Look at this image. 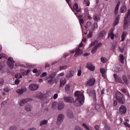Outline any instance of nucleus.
I'll return each mask as SVG.
<instances>
[{
    "label": "nucleus",
    "mask_w": 130,
    "mask_h": 130,
    "mask_svg": "<svg viewBox=\"0 0 130 130\" xmlns=\"http://www.w3.org/2000/svg\"><path fill=\"white\" fill-rule=\"evenodd\" d=\"M75 95L77 98L74 102L75 106H81L84 103V94L83 93L76 91L75 92Z\"/></svg>",
    "instance_id": "f257e3e1"
},
{
    "label": "nucleus",
    "mask_w": 130,
    "mask_h": 130,
    "mask_svg": "<svg viewBox=\"0 0 130 130\" xmlns=\"http://www.w3.org/2000/svg\"><path fill=\"white\" fill-rule=\"evenodd\" d=\"M130 21V9L128 11L127 14L125 16L123 27L124 29H126L129 25Z\"/></svg>",
    "instance_id": "f03ea898"
},
{
    "label": "nucleus",
    "mask_w": 130,
    "mask_h": 130,
    "mask_svg": "<svg viewBox=\"0 0 130 130\" xmlns=\"http://www.w3.org/2000/svg\"><path fill=\"white\" fill-rule=\"evenodd\" d=\"M116 100L118 101L119 103H120L121 104H123V103L125 102L124 95L119 91H118L117 93Z\"/></svg>",
    "instance_id": "7ed1b4c3"
},
{
    "label": "nucleus",
    "mask_w": 130,
    "mask_h": 130,
    "mask_svg": "<svg viewBox=\"0 0 130 130\" xmlns=\"http://www.w3.org/2000/svg\"><path fill=\"white\" fill-rule=\"evenodd\" d=\"M15 63V60L12 57H9L7 60V64L10 69H14V63Z\"/></svg>",
    "instance_id": "20e7f679"
},
{
    "label": "nucleus",
    "mask_w": 130,
    "mask_h": 130,
    "mask_svg": "<svg viewBox=\"0 0 130 130\" xmlns=\"http://www.w3.org/2000/svg\"><path fill=\"white\" fill-rule=\"evenodd\" d=\"M105 35H106V31L105 30L101 31L97 36L96 38L98 40H101L103 38H105Z\"/></svg>",
    "instance_id": "39448f33"
},
{
    "label": "nucleus",
    "mask_w": 130,
    "mask_h": 130,
    "mask_svg": "<svg viewBox=\"0 0 130 130\" xmlns=\"http://www.w3.org/2000/svg\"><path fill=\"white\" fill-rule=\"evenodd\" d=\"M26 91H27V88L25 87H22L21 88H19L16 90V93L18 95H22V94H24Z\"/></svg>",
    "instance_id": "423d86ee"
},
{
    "label": "nucleus",
    "mask_w": 130,
    "mask_h": 130,
    "mask_svg": "<svg viewBox=\"0 0 130 130\" xmlns=\"http://www.w3.org/2000/svg\"><path fill=\"white\" fill-rule=\"evenodd\" d=\"M64 101L68 103H74L75 100L74 98L71 96H64L63 98Z\"/></svg>",
    "instance_id": "0eeeda50"
},
{
    "label": "nucleus",
    "mask_w": 130,
    "mask_h": 130,
    "mask_svg": "<svg viewBox=\"0 0 130 130\" xmlns=\"http://www.w3.org/2000/svg\"><path fill=\"white\" fill-rule=\"evenodd\" d=\"M39 88V86L36 84H31L29 85V88L30 91H36Z\"/></svg>",
    "instance_id": "6e6552de"
},
{
    "label": "nucleus",
    "mask_w": 130,
    "mask_h": 130,
    "mask_svg": "<svg viewBox=\"0 0 130 130\" xmlns=\"http://www.w3.org/2000/svg\"><path fill=\"white\" fill-rule=\"evenodd\" d=\"M63 118H64V116H63V114H60L58 115L57 121L56 122L58 125H59V124H60V123L63 121Z\"/></svg>",
    "instance_id": "1a4fd4ad"
},
{
    "label": "nucleus",
    "mask_w": 130,
    "mask_h": 130,
    "mask_svg": "<svg viewBox=\"0 0 130 130\" xmlns=\"http://www.w3.org/2000/svg\"><path fill=\"white\" fill-rule=\"evenodd\" d=\"M119 113L120 114H125L126 112V107L124 105H122L119 108Z\"/></svg>",
    "instance_id": "9d476101"
},
{
    "label": "nucleus",
    "mask_w": 130,
    "mask_h": 130,
    "mask_svg": "<svg viewBox=\"0 0 130 130\" xmlns=\"http://www.w3.org/2000/svg\"><path fill=\"white\" fill-rule=\"evenodd\" d=\"M113 31H114V29H111L108 36V38H109V37H111V39H112V40H113V39H114V37L117 38V36H115L114 34H113Z\"/></svg>",
    "instance_id": "9b49d317"
},
{
    "label": "nucleus",
    "mask_w": 130,
    "mask_h": 130,
    "mask_svg": "<svg viewBox=\"0 0 130 130\" xmlns=\"http://www.w3.org/2000/svg\"><path fill=\"white\" fill-rule=\"evenodd\" d=\"M114 78L115 79V82H117V83H120V84H123L121 78H120V77L117 76V75L115 74H114Z\"/></svg>",
    "instance_id": "f8f14e48"
},
{
    "label": "nucleus",
    "mask_w": 130,
    "mask_h": 130,
    "mask_svg": "<svg viewBox=\"0 0 130 130\" xmlns=\"http://www.w3.org/2000/svg\"><path fill=\"white\" fill-rule=\"evenodd\" d=\"M86 68L88 69L90 71H91V72H93V71H95V67L92 64V63L91 62H88L86 65Z\"/></svg>",
    "instance_id": "ddd939ff"
},
{
    "label": "nucleus",
    "mask_w": 130,
    "mask_h": 130,
    "mask_svg": "<svg viewBox=\"0 0 130 130\" xmlns=\"http://www.w3.org/2000/svg\"><path fill=\"white\" fill-rule=\"evenodd\" d=\"M30 101H32V99H25L22 100L20 101V106H23L24 104H25V103H27V102H29Z\"/></svg>",
    "instance_id": "4468645a"
},
{
    "label": "nucleus",
    "mask_w": 130,
    "mask_h": 130,
    "mask_svg": "<svg viewBox=\"0 0 130 130\" xmlns=\"http://www.w3.org/2000/svg\"><path fill=\"white\" fill-rule=\"evenodd\" d=\"M120 0H115L116 3H117V5L116 6L115 9V15H117V13L118 12V9H119V6L120 5Z\"/></svg>",
    "instance_id": "2eb2a0df"
},
{
    "label": "nucleus",
    "mask_w": 130,
    "mask_h": 130,
    "mask_svg": "<svg viewBox=\"0 0 130 130\" xmlns=\"http://www.w3.org/2000/svg\"><path fill=\"white\" fill-rule=\"evenodd\" d=\"M75 52L76 53L74 55V56H79V55H81L82 53H83V50L79 49V48H77L75 50Z\"/></svg>",
    "instance_id": "dca6fc26"
},
{
    "label": "nucleus",
    "mask_w": 130,
    "mask_h": 130,
    "mask_svg": "<svg viewBox=\"0 0 130 130\" xmlns=\"http://www.w3.org/2000/svg\"><path fill=\"white\" fill-rule=\"evenodd\" d=\"M66 83H67V80H66V78L64 77L62 78L60 80L59 87H60L61 88H62V87H63V86L66 85Z\"/></svg>",
    "instance_id": "f3484780"
},
{
    "label": "nucleus",
    "mask_w": 130,
    "mask_h": 130,
    "mask_svg": "<svg viewBox=\"0 0 130 130\" xmlns=\"http://www.w3.org/2000/svg\"><path fill=\"white\" fill-rule=\"evenodd\" d=\"M95 79L90 78L89 80L87 82V85H88V86H93V85H94L95 83Z\"/></svg>",
    "instance_id": "a211bd4d"
},
{
    "label": "nucleus",
    "mask_w": 130,
    "mask_h": 130,
    "mask_svg": "<svg viewBox=\"0 0 130 130\" xmlns=\"http://www.w3.org/2000/svg\"><path fill=\"white\" fill-rule=\"evenodd\" d=\"M100 71L101 74H102V77L105 79V78H106V73H107V71L104 68H101Z\"/></svg>",
    "instance_id": "6ab92c4d"
},
{
    "label": "nucleus",
    "mask_w": 130,
    "mask_h": 130,
    "mask_svg": "<svg viewBox=\"0 0 130 130\" xmlns=\"http://www.w3.org/2000/svg\"><path fill=\"white\" fill-rule=\"evenodd\" d=\"M58 110H62L64 108V104L62 103H59L57 104Z\"/></svg>",
    "instance_id": "aec40b11"
},
{
    "label": "nucleus",
    "mask_w": 130,
    "mask_h": 130,
    "mask_svg": "<svg viewBox=\"0 0 130 130\" xmlns=\"http://www.w3.org/2000/svg\"><path fill=\"white\" fill-rule=\"evenodd\" d=\"M98 28V23L95 22L93 24H91V29L92 31H95Z\"/></svg>",
    "instance_id": "412c9836"
},
{
    "label": "nucleus",
    "mask_w": 130,
    "mask_h": 130,
    "mask_svg": "<svg viewBox=\"0 0 130 130\" xmlns=\"http://www.w3.org/2000/svg\"><path fill=\"white\" fill-rule=\"evenodd\" d=\"M73 8L75 10L76 12H77V13L81 12V9H79V6H78V4H74V5H73Z\"/></svg>",
    "instance_id": "4be33fe9"
},
{
    "label": "nucleus",
    "mask_w": 130,
    "mask_h": 130,
    "mask_svg": "<svg viewBox=\"0 0 130 130\" xmlns=\"http://www.w3.org/2000/svg\"><path fill=\"white\" fill-rule=\"evenodd\" d=\"M48 123V121L46 120H43L40 121V125L41 126L42 125H45Z\"/></svg>",
    "instance_id": "5701e85b"
},
{
    "label": "nucleus",
    "mask_w": 130,
    "mask_h": 130,
    "mask_svg": "<svg viewBox=\"0 0 130 130\" xmlns=\"http://www.w3.org/2000/svg\"><path fill=\"white\" fill-rule=\"evenodd\" d=\"M72 77H74V72L73 71H70V73L67 75L66 78L69 79L70 78H72Z\"/></svg>",
    "instance_id": "b1692460"
},
{
    "label": "nucleus",
    "mask_w": 130,
    "mask_h": 130,
    "mask_svg": "<svg viewBox=\"0 0 130 130\" xmlns=\"http://www.w3.org/2000/svg\"><path fill=\"white\" fill-rule=\"evenodd\" d=\"M126 32H125L124 31H123L122 35L121 36V41H124L125 40V37H126Z\"/></svg>",
    "instance_id": "393cba45"
},
{
    "label": "nucleus",
    "mask_w": 130,
    "mask_h": 130,
    "mask_svg": "<svg viewBox=\"0 0 130 130\" xmlns=\"http://www.w3.org/2000/svg\"><path fill=\"white\" fill-rule=\"evenodd\" d=\"M118 22H119V16L116 17L115 20L114 22L113 26L115 27V26L118 24Z\"/></svg>",
    "instance_id": "a878e982"
},
{
    "label": "nucleus",
    "mask_w": 130,
    "mask_h": 130,
    "mask_svg": "<svg viewBox=\"0 0 130 130\" xmlns=\"http://www.w3.org/2000/svg\"><path fill=\"white\" fill-rule=\"evenodd\" d=\"M65 90L67 93H71V89H70V84H67L65 87Z\"/></svg>",
    "instance_id": "bb28decb"
},
{
    "label": "nucleus",
    "mask_w": 130,
    "mask_h": 130,
    "mask_svg": "<svg viewBox=\"0 0 130 130\" xmlns=\"http://www.w3.org/2000/svg\"><path fill=\"white\" fill-rule=\"evenodd\" d=\"M122 78L123 81H124L125 84H126V85H128V80H127V78H126V76H123Z\"/></svg>",
    "instance_id": "cd10ccee"
},
{
    "label": "nucleus",
    "mask_w": 130,
    "mask_h": 130,
    "mask_svg": "<svg viewBox=\"0 0 130 130\" xmlns=\"http://www.w3.org/2000/svg\"><path fill=\"white\" fill-rule=\"evenodd\" d=\"M92 26V22L88 21L86 23V25L85 26L86 29H89V28H91Z\"/></svg>",
    "instance_id": "c85d7f7f"
},
{
    "label": "nucleus",
    "mask_w": 130,
    "mask_h": 130,
    "mask_svg": "<svg viewBox=\"0 0 130 130\" xmlns=\"http://www.w3.org/2000/svg\"><path fill=\"white\" fill-rule=\"evenodd\" d=\"M31 108H32V107L30 105L25 106V109L26 110V111H31Z\"/></svg>",
    "instance_id": "c756f323"
},
{
    "label": "nucleus",
    "mask_w": 130,
    "mask_h": 130,
    "mask_svg": "<svg viewBox=\"0 0 130 130\" xmlns=\"http://www.w3.org/2000/svg\"><path fill=\"white\" fill-rule=\"evenodd\" d=\"M126 11V7L124 5H123L121 7V12L122 13H125Z\"/></svg>",
    "instance_id": "7c9ffc66"
},
{
    "label": "nucleus",
    "mask_w": 130,
    "mask_h": 130,
    "mask_svg": "<svg viewBox=\"0 0 130 130\" xmlns=\"http://www.w3.org/2000/svg\"><path fill=\"white\" fill-rule=\"evenodd\" d=\"M119 60L121 62V63H124V61H123V59H124V56L122 54H120L119 55Z\"/></svg>",
    "instance_id": "2f4dec72"
},
{
    "label": "nucleus",
    "mask_w": 130,
    "mask_h": 130,
    "mask_svg": "<svg viewBox=\"0 0 130 130\" xmlns=\"http://www.w3.org/2000/svg\"><path fill=\"white\" fill-rule=\"evenodd\" d=\"M56 76V72H54L53 73L50 74L49 77L50 79H53V78H54V77H55Z\"/></svg>",
    "instance_id": "473e14b6"
},
{
    "label": "nucleus",
    "mask_w": 130,
    "mask_h": 130,
    "mask_svg": "<svg viewBox=\"0 0 130 130\" xmlns=\"http://www.w3.org/2000/svg\"><path fill=\"white\" fill-rule=\"evenodd\" d=\"M93 19L94 21H96V22H99V21H100V18H99V16L98 15L94 16Z\"/></svg>",
    "instance_id": "72a5a7b5"
},
{
    "label": "nucleus",
    "mask_w": 130,
    "mask_h": 130,
    "mask_svg": "<svg viewBox=\"0 0 130 130\" xmlns=\"http://www.w3.org/2000/svg\"><path fill=\"white\" fill-rule=\"evenodd\" d=\"M82 126L83 127H84V128H85L86 130H90V128L89 127V126L87 125L85 123L82 124Z\"/></svg>",
    "instance_id": "f704fd0d"
},
{
    "label": "nucleus",
    "mask_w": 130,
    "mask_h": 130,
    "mask_svg": "<svg viewBox=\"0 0 130 130\" xmlns=\"http://www.w3.org/2000/svg\"><path fill=\"white\" fill-rule=\"evenodd\" d=\"M5 83V80L4 78H0V87H2Z\"/></svg>",
    "instance_id": "c9c22d12"
},
{
    "label": "nucleus",
    "mask_w": 130,
    "mask_h": 130,
    "mask_svg": "<svg viewBox=\"0 0 130 130\" xmlns=\"http://www.w3.org/2000/svg\"><path fill=\"white\" fill-rule=\"evenodd\" d=\"M57 105V103L53 102L52 105V108L53 109H55L56 108V106Z\"/></svg>",
    "instance_id": "e433bc0d"
},
{
    "label": "nucleus",
    "mask_w": 130,
    "mask_h": 130,
    "mask_svg": "<svg viewBox=\"0 0 130 130\" xmlns=\"http://www.w3.org/2000/svg\"><path fill=\"white\" fill-rule=\"evenodd\" d=\"M60 68V71H62V70H66V69H68V66L64 65L63 66H61Z\"/></svg>",
    "instance_id": "4c0bfd02"
},
{
    "label": "nucleus",
    "mask_w": 130,
    "mask_h": 130,
    "mask_svg": "<svg viewBox=\"0 0 130 130\" xmlns=\"http://www.w3.org/2000/svg\"><path fill=\"white\" fill-rule=\"evenodd\" d=\"M15 78L16 79H21L22 78V76L21 75V74L18 73L15 75Z\"/></svg>",
    "instance_id": "58836bf2"
},
{
    "label": "nucleus",
    "mask_w": 130,
    "mask_h": 130,
    "mask_svg": "<svg viewBox=\"0 0 130 130\" xmlns=\"http://www.w3.org/2000/svg\"><path fill=\"white\" fill-rule=\"evenodd\" d=\"M3 57H4L5 58H7V55L5 54H0V59H2Z\"/></svg>",
    "instance_id": "ea45409f"
},
{
    "label": "nucleus",
    "mask_w": 130,
    "mask_h": 130,
    "mask_svg": "<svg viewBox=\"0 0 130 130\" xmlns=\"http://www.w3.org/2000/svg\"><path fill=\"white\" fill-rule=\"evenodd\" d=\"M47 76V73L46 72H43L40 76V78H43Z\"/></svg>",
    "instance_id": "a19ab883"
},
{
    "label": "nucleus",
    "mask_w": 130,
    "mask_h": 130,
    "mask_svg": "<svg viewBox=\"0 0 130 130\" xmlns=\"http://www.w3.org/2000/svg\"><path fill=\"white\" fill-rule=\"evenodd\" d=\"M97 51V48H96L95 47L92 49V50H91V53L92 54H94V53H96Z\"/></svg>",
    "instance_id": "79ce46f5"
},
{
    "label": "nucleus",
    "mask_w": 130,
    "mask_h": 130,
    "mask_svg": "<svg viewBox=\"0 0 130 130\" xmlns=\"http://www.w3.org/2000/svg\"><path fill=\"white\" fill-rule=\"evenodd\" d=\"M101 60L102 62H103V63H105V62H106V58L102 57L101 58Z\"/></svg>",
    "instance_id": "37998d69"
},
{
    "label": "nucleus",
    "mask_w": 130,
    "mask_h": 130,
    "mask_svg": "<svg viewBox=\"0 0 130 130\" xmlns=\"http://www.w3.org/2000/svg\"><path fill=\"white\" fill-rule=\"evenodd\" d=\"M84 2L87 7H89V6H90V1L89 0H84Z\"/></svg>",
    "instance_id": "c03bdc74"
},
{
    "label": "nucleus",
    "mask_w": 130,
    "mask_h": 130,
    "mask_svg": "<svg viewBox=\"0 0 130 130\" xmlns=\"http://www.w3.org/2000/svg\"><path fill=\"white\" fill-rule=\"evenodd\" d=\"M68 117L70 118H73V117H74V115L73 114V113L71 112V113H69L68 114Z\"/></svg>",
    "instance_id": "a18cd8bd"
},
{
    "label": "nucleus",
    "mask_w": 130,
    "mask_h": 130,
    "mask_svg": "<svg viewBox=\"0 0 130 130\" xmlns=\"http://www.w3.org/2000/svg\"><path fill=\"white\" fill-rule=\"evenodd\" d=\"M39 96L38 97V98L39 99H40L41 100H44V99H43V95H42V94L39 93Z\"/></svg>",
    "instance_id": "49530a36"
},
{
    "label": "nucleus",
    "mask_w": 130,
    "mask_h": 130,
    "mask_svg": "<svg viewBox=\"0 0 130 130\" xmlns=\"http://www.w3.org/2000/svg\"><path fill=\"white\" fill-rule=\"evenodd\" d=\"M93 36V34L91 32H89L87 35L88 38H92V36Z\"/></svg>",
    "instance_id": "de8ad7c7"
},
{
    "label": "nucleus",
    "mask_w": 130,
    "mask_h": 130,
    "mask_svg": "<svg viewBox=\"0 0 130 130\" xmlns=\"http://www.w3.org/2000/svg\"><path fill=\"white\" fill-rule=\"evenodd\" d=\"M82 75V71L81 70H79L77 73V76L78 77H81V75Z\"/></svg>",
    "instance_id": "09e8293b"
},
{
    "label": "nucleus",
    "mask_w": 130,
    "mask_h": 130,
    "mask_svg": "<svg viewBox=\"0 0 130 130\" xmlns=\"http://www.w3.org/2000/svg\"><path fill=\"white\" fill-rule=\"evenodd\" d=\"M101 46H102V43H99L96 45H95V47L96 48H98V47H101Z\"/></svg>",
    "instance_id": "8fccbe9b"
},
{
    "label": "nucleus",
    "mask_w": 130,
    "mask_h": 130,
    "mask_svg": "<svg viewBox=\"0 0 130 130\" xmlns=\"http://www.w3.org/2000/svg\"><path fill=\"white\" fill-rule=\"evenodd\" d=\"M120 91L122 92L123 93H126V92H127V90L125 88H122L120 89Z\"/></svg>",
    "instance_id": "3c124183"
},
{
    "label": "nucleus",
    "mask_w": 130,
    "mask_h": 130,
    "mask_svg": "<svg viewBox=\"0 0 130 130\" xmlns=\"http://www.w3.org/2000/svg\"><path fill=\"white\" fill-rule=\"evenodd\" d=\"M10 130H17V127L16 126H12L10 128Z\"/></svg>",
    "instance_id": "603ef678"
},
{
    "label": "nucleus",
    "mask_w": 130,
    "mask_h": 130,
    "mask_svg": "<svg viewBox=\"0 0 130 130\" xmlns=\"http://www.w3.org/2000/svg\"><path fill=\"white\" fill-rule=\"evenodd\" d=\"M15 85H19V84H20V80H19V79L15 80Z\"/></svg>",
    "instance_id": "864d4df0"
},
{
    "label": "nucleus",
    "mask_w": 130,
    "mask_h": 130,
    "mask_svg": "<svg viewBox=\"0 0 130 130\" xmlns=\"http://www.w3.org/2000/svg\"><path fill=\"white\" fill-rule=\"evenodd\" d=\"M124 124L127 127H130V125L127 122H124Z\"/></svg>",
    "instance_id": "5fc2aeb1"
},
{
    "label": "nucleus",
    "mask_w": 130,
    "mask_h": 130,
    "mask_svg": "<svg viewBox=\"0 0 130 130\" xmlns=\"http://www.w3.org/2000/svg\"><path fill=\"white\" fill-rule=\"evenodd\" d=\"M4 92H9V91H10V88L9 87H5L4 89Z\"/></svg>",
    "instance_id": "6e6d98bb"
},
{
    "label": "nucleus",
    "mask_w": 130,
    "mask_h": 130,
    "mask_svg": "<svg viewBox=\"0 0 130 130\" xmlns=\"http://www.w3.org/2000/svg\"><path fill=\"white\" fill-rule=\"evenodd\" d=\"M96 43H97V41H94L93 43H91L89 45V47H92V46L95 45Z\"/></svg>",
    "instance_id": "4d7b16f0"
},
{
    "label": "nucleus",
    "mask_w": 130,
    "mask_h": 130,
    "mask_svg": "<svg viewBox=\"0 0 130 130\" xmlns=\"http://www.w3.org/2000/svg\"><path fill=\"white\" fill-rule=\"evenodd\" d=\"M52 82H53V80H52V78H51V79L50 80H48L47 81V83H48V84H52Z\"/></svg>",
    "instance_id": "13d9d810"
},
{
    "label": "nucleus",
    "mask_w": 130,
    "mask_h": 130,
    "mask_svg": "<svg viewBox=\"0 0 130 130\" xmlns=\"http://www.w3.org/2000/svg\"><path fill=\"white\" fill-rule=\"evenodd\" d=\"M79 23H80V25H82V24H83L84 23V19H83L82 18L80 19Z\"/></svg>",
    "instance_id": "bf43d9fd"
},
{
    "label": "nucleus",
    "mask_w": 130,
    "mask_h": 130,
    "mask_svg": "<svg viewBox=\"0 0 130 130\" xmlns=\"http://www.w3.org/2000/svg\"><path fill=\"white\" fill-rule=\"evenodd\" d=\"M32 72L34 74H36V73H38V70L35 69Z\"/></svg>",
    "instance_id": "052dcab7"
},
{
    "label": "nucleus",
    "mask_w": 130,
    "mask_h": 130,
    "mask_svg": "<svg viewBox=\"0 0 130 130\" xmlns=\"http://www.w3.org/2000/svg\"><path fill=\"white\" fill-rule=\"evenodd\" d=\"M84 45L83 44V43H81L79 45V46H78V48H80V47H83V46Z\"/></svg>",
    "instance_id": "680f3d73"
},
{
    "label": "nucleus",
    "mask_w": 130,
    "mask_h": 130,
    "mask_svg": "<svg viewBox=\"0 0 130 130\" xmlns=\"http://www.w3.org/2000/svg\"><path fill=\"white\" fill-rule=\"evenodd\" d=\"M92 94L94 97H96V91L95 90H92Z\"/></svg>",
    "instance_id": "e2e57ef3"
},
{
    "label": "nucleus",
    "mask_w": 130,
    "mask_h": 130,
    "mask_svg": "<svg viewBox=\"0 0 130 130\" xmlns=\"http://www.w3.org/2000/svg\"><path fill=\"white\" fill-rule=\"evenodd\" d=\"M94 128L96 130H99V126L98 125H95L94 126Z\"/></svg>",
    "instance_id": "0e129e2a"
},
{
    "label": "nucleus",
    "mask_w": 130,
    "mask_h": 130,
    "mask_svg": "<svg viewBox=\"0 0 130 130\" xmlns=\"http://www.w3.org/2000/svg\"><path fill=\"white\" fill-rule=\"evenodd\" d=\"M58 96V94H57V93L55 94L53 96L54 99H56V98H57Z\"/></svg>",
    "instance_id": "69168bd1"
},
{
    "label": "nucleus",
    "mask_w": 130,
    "mask_h": 130,
    "mask_svg": "<svg viewBox=\"0 0 130 130\" xmlns=\"http://www.w3.org/2000/svg\"><path fill=\"white\" fill-rule=\"evenodd\" d=\"M49 67H50V65H49V63L46 62V63H45V67H46V68H49Z\"/></svg>",
    "instance_id": "338daca9"
},
{
    "label": "nucleus",
    "mask_w": 130,
    "mask_h": 130,
    "mask_svg": "<svg viewBox=\"0 0 130 130\" xmlns=\"http://www.w3.org/2000/svg\"><path fill=\"white\" fill-rule=\"evenodd\" d=\"M67 56H69V54H68V53H65L63 54V57H67Z\"/></svg>",
    "instance_id": "774afa93"
}]
</instances>
